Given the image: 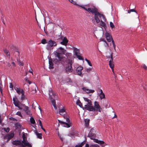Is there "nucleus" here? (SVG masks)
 <instances>
[{
	"label": "nucleus",
	"mask_w": 147,
	"mask_h": 147,
	"mask_svg": "<svg viewBox=\"0 0 147 147\" xmlns=\"http://www.w3.org/2000/svg\"><path fill=\"white\" fill-rule=\"evenodd\" d=\"M81 7L89 13L94 14V19L96 23L98 24L100 22V24L98 25V27L105 28L106 24L105 22L106 21V19L103 14L98 11V10L94 6L88 8L84 6Z\"/></svg>",
	"instance_id": "nucleus-1"
},
{
	"label": "nucleus",
	"mask_w": 147,
	"mask_h": 147,
	"mask_svg": "<svg viewBox=\"0 0 147 147\" xmlns=\"http://www.w3.org/2000/svg\"><path fill=\"white\" fill-rule=\"evenodd\" d=\"M66 50L62 47H59L57 49V51L54 52L55 57L58 58L55 59L53 61L54 63L57 64L58 63L60 62L62 64H64L67 59L63 56L65 54Z\"/></svg>",
	"instance_id": "nucleus-2"
},
{
	"label": "nucleus",
	"mask_w": 147,
	"mask_h": 147,
	"mask_svg": "<svg viewBox=\"0 0 147 147\" xmlns=\"http://www.w3.org/2000/svg\"><path fill=\"white\" fill-rule=\"evenodd\" d=\"M89 108L88 111H90L99 112H101L102 108L99 105L98 102L97 101H95L94 102V106L91 105V107H88Z\"/></svg>",
	"instance_id": "nucleus-3"
},
{
	"label": "nucleus",
	"mask_w": 147,
	"mask_h": 147,
	"mask_svg": "<svg viewBox=\"0 0 147 147\" xmlns=\"http://www.w3.org/2000/svg\"><path fill=\"white\" fill-rule=\"evenodd\" d=\"M57 45L56 42L50 39L47 42L46 48L48 50L50 51L53 49L54 47L56 46Z\"/></svg>",
	"instance_id": "nucleus-4"
},
{
	"label": "nucleus",
	"mask_w": 147,
	"mask_h": 147,
	"mask_svg": "<svg viewBox=\"0 0 147 147\" xmlns=\"http://www.w3.org/2000/svg\"><path fill=\"white\" fill-rule=\"evenodd\" d=\"M73 62L72 61L69 60L67 66L65 68V70L67 74L72 72L73 70L72 65Z\"/></svg>",
	"instance_id": "nucleus-5"
},
{
	"label": "nucleus",
	"mask_w": 147,
	"mask_h": 147,
	"mask_svg": "<svg viewBox=\"0 0 147 147\" xmlns=\"http://www.w3.org/2000/svg\"><path fill=\"white\" fill-rule=\"evenodd\" d=\"M66 121L67 123L62 121L59 120H58V121L59 123L61 124H65V125L64 126L65 127H69L71 126V123L70 121L69 118L68 117H66Z\"/></svg>",
	"instance_id": "nucleus-6"
},
{
	"label": "nucleus",
	"mask_w": 147,
	"mask_h": 147,
	"mask_svg": "<svg viewBox=\"0 0 147 147\" xmlns=\"http://www.w3.org/2000/svg\"><path fill=\"white\" fill-rule=\"evenodd\" d=\"M57 40H62V41L60 42V44L66 46L68 42L67 38L65 37H63L62 35H60L59 36V37Z\"/></svg>",
	"instance_id": "nucleus-7"
},
{
	"label": "nucleus",
	"mask_w": 147,
	"mask_h": 147,
	"mask_svg": "<svg viewBox=\"0 0 147 147\" xmlns=\"http://www.w3.org/2000/svg\"><path fill=\"white\" fill-rule=\"evenodd\" d=\"M84 100L85 101H86L88 102V104L84 105L83 110H88L89 109L88 107H91L92 105V102L88 98H84Z\"/></svg>",
	"instance_id": "nucleus-8"
},
{
	"label": "nucleus",
	"mask_w": 147,
	"mask_h": 147,
	"mask_svg": "<svg viewBox=\"0 0 147 147\" xmlns=\"http://www.w3.org/2000/svg\"><path fill=\"white\" fill-rule=\"evenodd\" d=\"M14 136V134L13 133H9V134H7L4 136V138L5 139H7L6 141L7 142H8Z\"/></svg>",
	"instance_id": "nucleus-9"
},
{
	"label": "nucleus",
	"mask_w": 147,
	"mask_h": 147,
	"mask_svg": "<svg viewBox=\"0 0 147 147\" xmlns=\"http://www.w3.org/2000/svg\"><path fill=\"white\" fill-rule=\"evenodd\" d=\"M49 98L50 99H53V98H57V96L55 93L51 88L49 90Z\"/></svg>",
	"instance_id": "nucleus-10"
},
{
	"label": "nucleus",
	"mask_w": 147,
	"mask_h": 147,
	"mask_svg": "<svg viewBox=\"0 0 147 147\" xmlns=\"http://www.w3.org/2000/svg\"><path fill=\"white\" fill-rule=\"evenodd\" d=\"M21 142V146L22 147L20 146L19 147H26V146L32 147L31 145L28 142L27 140H24V139Z\"/></svg>",
	"instance_id": "nucleus-11"
},
{
	"label": "nucleus",
	"mask_w": 147,
	"mask_h": 147,
	"mask_svg": "<svg viewBox=\"0 0 147 147\" xmlns=\"http://www.w3.org/2000/svg\"><path fill=\"white\" fill-rule=\"evenodd\" d=\"M95 132L96 129L95 128H91L87 136L88 137L90 138L91 139H92L91 137H95Z\"/></svg>",
	"instance_id": "nucleus-12"
},
{
	"label": "nucleus",
	"mask_w": 147,
	"mask_h": 147,
	"mask_svg": "<svg viewBox=\"0 0 147 147\" xmlns=\"http://www.w3.org/2000/svg\"><path fill=\"white\" fill-rule=\"evenodd\" d=\"M13 103L16 107H17L20 110L22 109V108L20 107L21 105H22L20 102L18 100H16L14 98H13Z\"/></svg>",
	"instance_id": "nucleus-13"
},
{
	"label": "nucleus",
	"mask_w": 147,
	"mask_h": 147,
	"mask_svg": "<svg viewBox=\"0 0 147 147\" xmlns=\"http://www.w3.org/2000/svg\"><path fill=\"white\" fill-rule=\"evenodd\" d=\"M83 69V67L81 66H79L76 69V72L78 75L82 76V71Z\"/></svg>",
	"instance_id": "nucleus-14"
},
{
	"label": "nucleus",
	"mask_w": 147,
	"mask_h": 147,
	"mask_svg": "<svg viewBox=\"0 0 147 147\" xmlns=\"http://www.w3.org/2000/svg\"><path fill=\"white\" fill-rule=\"evenodd\" d=\"M111 60L109 61V65L110 67L112 69L113 71V67H114V64H113V53H112L111 55Z\"/></svg>",
	"instance_id": "nucleus-15"
},
{
	"label": "nucleus",
	"mask_w": 147,
	"mask_h": 147,
	"mask_svg": "<svg viewBox=\"0 0 147 147\" xmlns=\"http://www.w3.org/2000/svg\"><path fill=\"white\" fill-rule=\"evenodd\" d=\"M105 35L107 41L109 42H110L111 40L113 39L111 34L107 32L106 33Z\"/></svg>",
	"instance_id": "nucleus-16"
},
{
	"label": "nucleus",
	"mask_w": 147,
	"mask_h": 147,
	"mask_svg": "<svg viewBox=\"0 0 147 147\" xmlns=\"http://www.w3.org/2000/svg\"><path fill=\"white\" fill-rule=\"evenodd\" d=\"M12 143L13 145L16 146H21L22 142L20 140H15L13 141Z\"/></svg>",
	"instance_id": "nucleus-17"
},
{
	"label": "nucleus",
	"mask_w": 147,
	"mask_h": 147,
	"mask_svg": "<svg viewBox=\"0 0 147 147\" xmlns=\"http://www.w3.org/2000/svg\"><path fill=\"white\" fill-rule=\"evenodd\" d=\"M82 89L84 91H85L87 93H92L94 92V90H89L86 88H83Z\"/></svg>",
	"instance_id": "nucleus-18"
},
{
	"label": "nucleus",
	"mask_w": 147,
	"mask_h": 147,
	"mask_svg": "<svg viewBox=\"0 0 147 147\" xmlns=\"http://www.w3.org/2000/svg\"><path fill=\"white\" fill-rule=\"evenodd\" d=\"M73 49L76 55H77L80 54V50L79 49L75 47H74Z\"/></svg>",
	"instance_id": "nucleus-19"
},
{
	"label": "nucleus",
	"mask_w": 147,
	"mask_h": 147,
	"mask_svg": "<svg viewBox=\"0 0 147 147\" xmlns=\"http://www.w3.org/2000/svg\"><path fill=\"white\" fill-rule=\"evenodd\" d=\"M56 98H53V99H50L51 100V102L53 105L54 108L56 109L57 108L56 106V102L55 99H56Z\"/></svg>",
	"instance_id": "nucleus-20"
},
{
	"label": "nucleus",
	"mask_w": 147,
	"mask_h": 147,
	"mask_svg": "<svg viewBox=\"0 0 147 147\" xmlns=\"http://www.w3.org/2000/svg\"><path fill=\"white\" fill-rule=\"evenodd\" d=\"M85 122V125L86 127H88L89 126V123L90 122V119H86L84 120Z\"/></svg>",
	"instance_id": "nucleus-21"
},
{
	"label": "nucleus",
	"mask_w": 147,
	"mask_h": 147,
	"mask_svg": "<svg viewBox=\"0 0 147 147\" xmlns=\"http://www.w3.org/2000/svg\"><path fill=\"white\" fill-rule=\"evenodd\" d=\"M21 93L22 94L21 96V100H22L25 99V96L24 95V92L23 90H22L21 91Z\"/></svg>",
	"instance_id": "nucleus-22"
},
{
	"label": "nucleus",
	"mask_w": 147,
	"mask_h": 147,
	"mask_svg": "<svg viewBox=\"0 0 147 147\" xmlns=\"http://www.w3.org/2000/svg\"><path fill=\"white\" fill-rule=\"evenodd\" d=\"M35 134L37 136L38 138L39 139H41L42 138V134L41 133H38L37 131H36L35 132Z\"/></svg>",
	"instance_id": "nucleus-23"
},
{
	"label": "nucleus",
	"mask_w": 147,
	"mask_h": 147,
	"mask_svg": "<svg viewBox=\"0 0 147 147\" xmlns=\"http://www.w3.org/2000/svg\"><path fill=\"white\" fill-rule=\"evenodd\" d=\"M49 68L50 69H53V64L52 61L51 60L49 61Z\"/></svg>",
	"instance_id": "nucleus-24"
},
{
	"label": "nucleus",
	"mask_w": 147,
	"mask_h": 147,
	"mask_svg": "<svg viewBox=\"0 0 147 147\" xmlns=\"http://www.w3.org/2000/svg\"><path fill=\"white\" fill-rule=\"evenodd\" d=\"M76 104L77 105H78L80 107L82 108L83 109L84 107L82 106V104L81 103V102L79 100H78L76 102Z\"/></svg>",
	"instance_id": "nucleus-25"
},
{
	"label": "nucleus",
	"mask_w": 147,
	"mask_h": 147,
	"mask_svg": "<svg viewBox=\"0 0 147 147\" xmlns=\"http://www.w3.org/2000/svg\"><path fill=\"white\" fill-rule=\"evenodd\" d=\"M65 111L64 107H63L61 109H60L59 110V113L60 114H62L61 113H65Z\"/></svg>",
	"instance_id": "nucleus-26"
},
{
	"label": "nucleus",
	"mask_w": 147,
	"mask_h": 147,
	"mask_svg": "<svg viewBox=\"0 0 147 147\" xmlns=\"http://www.w3.org/2000/svg\"><path fill=\"white\" fill-rule=\"evenodd\" d=\"M99 96L100 98V99H104L105 98V95L104 93L99 94Z\"/></svg>",
	"instance_id": "nucleus-27"
},
{
	"label": "nucleus",
	"mask_w": 147,
	"mask_h": 147,
	"mask_svg": "<svg viewBox=\"0 0 147 147\" xmlns=\"http://www.w3.org/2000/svg\"><path fill=\"white\" fill-rule=\"evenodd\" d=\"M4 53L6 55L9 57L10 53L9 51L7 49H5L3 50Z\"/></svg>",
	"instance_id": "nucleus-28"
},
{
	"label": "nucleus",
	"mask_w": 147,
	"mask_h": 147,
	"mask_svg": "<svg viewBox=\"0 0 147 147\" xmlns=\"http://www.w3.org/2000/svg\"><path fill=\"white\" fill-rule=\"evenodd\" d=\"M30 121L31 123L33 124H34L35 123V120L32 117H31L30 118Z\"/></svg>",
	"instance_id": "nucleus-29"
},
{
	"label": "nucleus",
	"mask_w": 147,
	"mask_h": 147,
	"mask_svg": "<svg viewBox=\"0 0 147 147\" xmlns=\"http://www.w3.org/2000/svg\"><path fill=\"white\" fill-rule=\"evenodd\" d=\"M41 43L43 44H45L47 43V42L46 39H43L41 40Z\"/></svg>",
	"instance_id": "nucleus-30"
},
{
	"label": "nucleus",
	"mask_w": 147,
	"mask_h": 147,
	"mask_svg": "<svg viewBox=\"0 0 147 147\" xmlns=\"http://www.w3.org/2000/svg\"><path fill=\"white\" fill-rule=\"evenodd\" d=\"M18 64L20 66H23L24 64L22 62H21L20 60H17Z\"/></svg>",
	"instance_id": "nucleus-31"
},
{
	"label": "nucleus",
	"mask_w": 147,
	"mask_h": 147,
	"mask_svg": "<svg viewBox=\"0 0 147 147\" xmlns=\"http://www.w3.org/2000/svg\"><path fill=\"white\" fill-rule=\"evenodd\" d=\"M25 112L28 115H29L30 116H31L32 115L31 112L29 110L25 111Z\"/></svg>",
	"instance_id": "nucleus-32"
},
{
	"label": "nucleus",
	"mask_w": 147,
	"mask_h": 147,
	"mask_svg": "<svg viewBox=\"0 0 147 147\" xmlns=\"http://www.w3.org/2000/svg\"><path fill=\"white\" fill-rule=\"evenodd\" d=\"M15 90H16L17 93L19 94H20L21 93V91L20 88H16V89Z\"/></svg>",
	"instance_id": "nucleus-33"
},
{
	"label": "nucleus",
	"mask_w": 147,
	"mask_h": 147,
	"mask_svg": "<svg viewBox=\"0 0 147 147\" xmlns=\"http://www.w3.org/2000/svg\"><path fill=\"white\" fill-rule=\"evenodd\" d=\"M77 58H78V59L80 60H83L84 59L80 55H76Z\"/></svg>",
	"instance_id": "nucleus-34"
},
{
	"label": "nucleus",
	"mask_w": 147,
	"mask_h": 147,
	"mask_svg": "<svg viewBox=\"0 0 147 147\" xmlns=\"http://www.w3.org/2000/svg\"><path fill=\"white\" fill-rule=\"evenodd\" d=\"M3 129L6 132H8L10 130L9 128V127H7V128H3Z\"/></svg>",
	"instance_id": "nucleus-35"
},
{
	"label": "nucleus",
	"mask_w": 147,
	"mask_h": 147,
	"mask_svg": "<svg viewBox=\"0 0 147 147\" xmlns=\"http://www.w3.org/2000/svg\"><path fill=\"white\" fill-rule=\"evenodd\" d=\"M131 12H136L135 10L134 9H132L129 10H128L127 12L128 13H130Z\"/></svg>",
	"instance_id": "nucleus-36"
},
{
	"label": "nucleus",
	"mask_w": 147,
	"mask_h": 147,
	"mask_svg": "<svg viewBox=\"0 0 147 147\" xmlns=\"http://www.w3.org/2000/svg\"><path fill=\"white\" fill-rule=\"evenodd\" d=\"M36 86L35 84L33 86V87L34 88L32 90V91H34V93H35L36 92Z\"/></svg>",
	"instance_id": "nucleus-37"
},
{
	"label": "nucleus",
	"mask_w": 147,
	"mask_h": 147,
	"mask_svg": "<svg viewBox=\"0 0 147 147\" xmlns=\"http://www.w3.org/2000/svg\"><path fill=\"white\" fill-rule=\"evenodd\" d=\"M110 25L111 27L112 28H115V26L112 22H110Z\"/></svg>",
	"instance_id": "nucleus-38"
},
{
	"label": "nucleus",
	"mask_w": 147,
	"mask_h": 147,
	"mask_svg": "<svg viewBox=\"0 0 147 147\" xmlns=\"http://www.w3.org/2000/svg\"><path fill=\"white\" fill-rule=\"evenodd\" d=\"M24 110L25 111H27L29 110V108L28 106H26L25 105H24Z\"/></svg>",
	"instance_id": "nucleus-39"
},
{
	"label": "nucleus",
	"mask_w": 147,
	"mask_h": 147,
	"mask_svg": "<svg viewBox=\"0 0 147 147\" xmlns=\"http://www.w3.org/2000/svg\"><path fill=\"white\" fill-rule=\"evenodd\" d=\"M61 114L60 115H62L64 118L65 119L66 118V117H68V116L66 114L65 115V114H63V113H61Z\"/></svg>",
	"instance_id": "nucleus-40"
},
{
	"label": "nucleus",
	"mask_w": 147,
	"mask_h": 147,
	"mask_svg": "<svg viewBox=\"0 0 147 147\" xmlns=\"http://www.w3.org/2000/svg\"><path fill=\"white\" fill-rule=\"evenodd\" d=\"M2 83L0 82V91L1 93H2L3 90L2 89Z\"/></svg>",
	"instance_id": "nucleus-41"
},
{
	"label": "nucleus",
	"mask_w": 147,
	"mask_h": 147,
	"mask_svg": "<svg viewBox=\"0 0 147 147\" xmlns=\"http://www.w3.org/2000/svg\"><path fill=\"white\" fill-rule=\"evenodd\" d=\"M85 143V142L84 141L82 142V143H81V144L78 145L80 147H82V146L84 145V144Z\"/></svg>",
	"instance_id": "nucleus-42"
},
{
	"label": "nucleus",
	"mask_w": 147,
	"mask_h": 147,
	"mask_svg": "<svg viewBox=\"0 0 147 147\" xmlns=\"http://www.w3.org/2000/svg\"><path fill=\"white\" fill-rule=\"evenodd\" d=\"M16 114L21 117H22V115L21 114V113L20 111H18V112H17L16 113Z\"/></svg>",
	"instance_id": "nucleus-43"
},
{
	"label": "nucleus",
	"mask_w": 147,
	"mask_h": 147,
	"mask_svg": "<svg viewBox=\"0 0 147 147\" xmlns=\"http://www.w3.org/2000/svg\"><path fill=\"white\" fill-rule=\"evenodd\" d=\"M141 67L145 69H147V67L144 64H142Z\"/></svg>",
	"instance_id": "nucleus-44"
},
{
	"label": "nucleus",
	"mask_w": 147,
	"mask_h": 147,
	"mask_svg": "<svg viewBox=\"0 0 147 147\" xmlns=\"http://www.w3.org/2000/svg\"><path fill=\"white\" fill-rule=\"evenodd\" d=\"M9 88L11 89V90H12L13 88V86L11 83H10L9 86Z\"/></svg>",
	"instance_id": "nucleus-45"
},
{
	"label": "nucleus",
	"mask_w": 147,
	"mask_h": 147,
	"mask_svg": "<svg viewBox=\"0 0 147 147\" xmlns=\"http://www.w3.org/2000/svg\"><path fill=\"white\" fill-rule=\"evenodd\" d=\"M69 1L73 4H76V2L74 1L73 0H69Z\"/></svg>",
	"instance_id": "nucleus-46"
},
{
	"label": "nucleus",
	"mask_w": 147,
	"mask_h": 147,
	"mask_svg": "<svg viewBox=\"0 0 147 147\" xmlns=\"http://www.w3.org/2000/svg\"><path fill=\"white\" fill-rule=\"evenodd\" d=\"M90 147H99V146L98 145L96 144L92 145L90 146Z\"/></svg>",
	"instance_id": "nucleus-47"
},
{
	"label": "nucleus",
	"mask_w": 147,
	"mask_h": 147,
	"mask_svg": "<svg viewBox=\"0 0 147 147\" xmlns=\"http://www.w3.org/2000/svg\"><path fill=\"white\" fill-rule=\"evenodd\" d=\"M15 47L13 46H11V50L12 51H13V50H14L15 49Z\"/></svg>",
	"instance_id": "nucleus-48"
},
{
	"label": "nucleus",
	"mask_w": 147,
	"mask_h": 147,
	"mask_svg": "<svg viewBox=\"0 0 147 147\" xmlns=\"http://www.w3.org/2000/svg\"><path fill=\"white\" fill-rule=\"evenodd\" d=\"M87 62L88 63V64L89 65V66H92V64L91 63L90 61L89 60Z\"/></svg>",
	"instance_id": "nucleus-49"
},
{
	"label": "nucleus",
	"mask_w": 147,
	"mask_h": 147,
	"mask_svg": "<svg viewBox=\"0 0 147 147\" xmlns=\"http://www.w3.org/2000/svg\"><path fill=\"white\" fill-rule=\"evenodd\" d=\"M95 142L96 143H99V142H100V140H98V139H96L94 140Z\"/></svg>",
	"instance_id": "nucleus-50"
},
{
	"label": "nucleus",
	"mask_w": 147,
	"mask_h": 147,
	"mask_svg": "<svg viewBox=\"0 0 147 147\" xmlns=\"http://www.w3.org/2000/svg\"><path fill=\"white\" fill-rule=\"evenodd\" d=\"M104 143V142L102 141H100V142H99V143L100 144H102Z\"/></svg>",
	"instance_id": "nucleus-51"
},
{
	"label": "nucleus",
	"mask_w": 147,
	"mask_h": 147,
	"mask_svg": "<svg viewBox=\"0 0 147 147\" xmlns=\"http://www.w3.org/2000/svg\"><path fill=\"white\" fill-rule=\"evenodd\" d=\"M11 64L12 65V66H13V67H16V65L14 62H12L11 63Z\"/></svg>",
	"instance_id": "nucleus-52"
},
{
	"label": "nucleus",
	"mask_w": 147,
	"mask_h": 147,
	"mask_svg": "<svg viewBox=\"0 0 147 147\" xmlns=\"http://www.w3.org/2000/svg\"><path fill=\"white\" fill-rule=\"evenodd\" d=\"M39 124L40 125V126H42V123L41 121L40 120H39Z\"/></svg>",
	"instance_id": "nucleus-53"
},
{
	"label": "nucleus",
	"mask_w": 147,
	"mask_h": 147,
	"mask_svg": "<svg viewBox=\"0 0 147 147\" xmlns=\"http://www.w3.org/2000/svg\"><path fill=\"white\" fill-rule=\"evenodd\" d=\"M102 41L104 42H105L106 43V44H107V45H108V44L107 43V42L104 39H102Z\"/></svg>",
	"instance_id": "nucleus-54"
},
{
	"label": "nucleus",
	"mask_w": 147,
	"mask_h": 147,
	"mask_svg": "<svg viewBox=\"0 0 147 147\" xmlns=\"http://www.w3.org/2000/svg\"><path fill=\"white\" fill-rule=\"evenodd\" d=\"M7 65L8 67H11V65L9 63H7Z\"/></svg>",
	"instance_id": "nucleus-55"
},
{
	"label": "nucleus",
	"mask_w": 147,
	"mask_h": 147,
	"mask_svg": "<svg viewBox=\"0 0 147 147\" xmlns=\"http://www.w3.org/2000/svg\"><path fill=\"white\" fill-rule=\"evenodd\" d=\"M41 127V128L45 132L46 131H45V129L44 128L42 127V126H40Z\"/></svg>",
	"instance_id": "nucleus-56"
},
{
	"label": "nucleus",
	"mask_w": 147,
	"mask_h": 147,
	"mask_svg": "<svg viewBox=\"0 0 147 147\" xmlns=\"http://www.w3.org/2000/svg\"><path fill=\"white\" fill-rule=\"evenodd\" d=\"M100 94H102V93H104L103 92V91L101 89H100Z\"/></svg>",
	"instance_id": "nucleus-57"
},
{
	"label": "nucleus",
	"mask_w": 147,
	"mask_h": 147,
	"mask_svg": "<svg viewBox=\"0 0 147 147\" xmlns=\"http://www.w3.org/2000/svg\"><path fill=\"white\" fill-rule=\"evenodd\" d=\"M113 46L114 49L115 51H116V48H116V45H114Z\"/></svg>",
	"instance_id": "nucleus-58"
},
{
	"label": "nucleus",
	"mask_w": 147,
	"mask_h": 147,
	"mask_svg": "<svg viewBox=\"0 0 147 147\" xmlns=\"http://www.w3.org/2000/svg\"><path fill=\"white\" fill-rule=\"evenodd\" d=\"M85 147H89V145L88 144H86L85 145Z\"/></svg>",
	"instance_id": "nucleus-59"
},
{
	"label": "nucleus",
	"mask_w": 147,
	"mask_h": 147,
	"mask_svg": "<svg viewBox=\"0 0 147 147\" xmlns=\"http://www.w3.org/2000/svg\"><path fill=\"white\" fill-rule=\"evenodd\" d=\"M111 41H112V44H115V42H114V40H113V39H112L111 40Z\"/></svg>",
	"instance_id": "nucleus-60"
},
{
	"label": "nucleus",
	"mask_w": 147,
	"mask_h": 147,
	"mask_svg": "<svg viewBox=\"0 0 147 147\" xmlns=\"http://www.w3.org/2000/svg\"><path fill=\"white\" fill-rule=\"evenodd\" d=\"M29 72L30 73L32 74V69H31V70H29Z\"/></svg>",
	"instance_id": "nucleus-61"
},
{
	"label": "nucleus",
	"mask_w": 147,
	"mask_h": 147,
	"mask_svg": "<svg viewBox=\"0 0 147 147\" xmlns=\"http://www.w3.org/2000/svg\"><path fill=\"white\" fill-rule=\"evenodd\" d=\"M1 115H0V124H1V123L2 121V120L1 119Z\"/></svg>",
	"instance_id": "nucleus-62"
},
{
	"label": "nucleus",
	"mask_w": 147,
	"mask_h": 147,
	"mask_svg": "<svg viewBox=\"0 0 147 147\" xmlns=\"http://www.w3.org/2000/svg\"><path fill=\"white\" fill-rule=\"evenodd\" d=\"M22 137H23V140L24 139V140H26V139H25L26 137H25V136H24L23 135V136H22Z\"/></svg>",
	"instance_id": "nucleus-63"
},
{
	"label": "nucleus",
	"mask_w": 147,
	"mask_h": 147,
	"mask_svg": "<svg viewBox=\"0 0 147 147\" xmlns=\"http://www.w3.org/2000/svg\"><path fill=\"white\" fill-rule=\"evenodd\" d=\"M78 145H76L75 147H80Z\"/></svg>",
	"instance_id": "nucleus-64"
}]
</instances>
